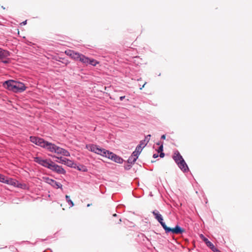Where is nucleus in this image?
Wrapping results in <instances>:
<instances>
[{"mask_svg":"<svg viewBox=\"0 0 252 252\" xmlns=\"http://www.w3.org/2000/svg\"><path fill=\"white\" fill-rule=\"evenodd\" d=\"M152 213L154 215L156 220L160 223L162 227L165 230L166 233L171 232L173 234H182L185 231L184 229L182 228L178 225H176L175 227L173 228H171L167 227L165 223L163 221V218L162 216L159 214L158 211L155 210Z\"/></svg>","mask_w":252,"mask_h":252,"instance_id":"1","label":"nucleus"},{"mask_svg":"<svg viewBox=\"0 0 252 252\" xmlns=\"http://www.w3.org/2000/svg\"><path fill=\"white\" fill-rule=\"evenodd\" d=\"M3 86L4 88L15 93L23 92L26 88L23 83L15 81L12 80L5 81L3 83Z\"/></svg>","mask_w":252,"mask_h":252,"instance_id":"2","label":"nucleus"},{"mask_svg":"<svg viewBox=\"0 0 252 252\" xmlns=\"http://www.w3.org/2000/svg\"><path fill=\"white\" fill-rule=\"evenodd\" d=\"M30 138L32 143L45 148L51 152L54 153L56 146L55 144L46 141L43 139L37 137L31 136Z\"/></svg>","mask_w":252,"mask_h":252,"instance_id":"3","label":"nucleus"},{"mask_svg":"<svg viewBox=\"0 0 252 252\" xmlns=\"http://www.w3.org/2000/svg\"><path fill=\"white\" fill-rule=\"evenodd\" d=\"M173 158L178 165L179 167L184 172H186L189 170L188 166L183 159L182 156L179 152L177 151L174 153Z\"/></svg>","mask_w":252,"mask_h":252,"instance_id":"4","label":"nucleus"},{"mask_svg":"<svg viewBox=\"0 0 252 252\" xmlns=\"http://www.w3.org/2000/svg\"><path fill=\"white\" fill-rule=\"evenodd\" d=\"M86 148L91 152H94L105 157L107 154L106 153L108 152V151L104 149L100 148L98 146L94 144L87 145Z\"/></svg>","mask_w":252,"mask_h":252,"instance_id":"5","label":"nucleus"},{"mask_svg":"<svg viewBox=\"0 0 252 252\" xmlns=\"http://www.w3.org/2000/svg\"><path fill=\"white\" fill-rule=\"evenodd\" d=\"M0 182L14 187H19V184L17 181L1 174H0Z\"/></svg>","mask_w":252,"mask_h":252,"instance_id":"6","label":"nucleus"},{"mask_svg":"<svg viewBox=\"0 0 252 252\" xmlns=\"http://www.w3.org/2000/svg\"><path fill=\"white\" fill-rule=\"evenodd\" d=\"M33 161L41 165L47 167L49 169V167L51 166L52 161L51 160L44 159L40 157H34Z\"/></svg>","mask_w":252,"mask_h":252,"instance_id":"7","label":"nucleus"},{"mask_svg":"<svg viewBox=\"0 0 252 252\" xmlns=\"http://www.w3.org/2000/svg\"><path fill=\"white\" fill-rule=\"evenodd\" d=\"M51 166L49 167V169L57 172L58 173L60 174H65V170L60 166L56 164L53 161L51 163Z\"/></svg>","mask_w":252,"mask_h":252,"instance_id":"8","label":"nucleus"},{"mask_svg":"<svg viewBox=\"0 0 252 252\" xmlns=\"http://www.w3.org/2000/svg\"><path fill=\"white\" fill-rule=\"evenodd\" d=\"M106 155L105 157L108 158H110L115 161L116 162L121 163L123 162V159L117 156V155L114 154L112 153L109 152L108 151L106 153Z\"/></svg>","mask_w":252,"mask_h":252,"instance_id":"9","label":"nucleus"},{"mask_svg":"<svg viewBox=\"0 0 252 252\" xmlns=\"http://www.w3.org/2000/svg\"><path fill=\"white\" fill-rule=\"evenodd\" d=\"M56 158L58 159L56 161L58 162L61 163L62 164H64L68 166L72 167L73 165V162L66 158H63L62 157H57Z\"/></svg>","mask_w":252,"mask_h":252,"instance_id":"10","label":"nucleus"},{"mask_svg":"<svg viewBox=\"0 0 252 252\" xmlns=\"http://www.w3.org/2000/svg\"><path fill=\"white\" fill-rule=\"evenodd\" d=\"M54 153L66 157L70 156V154L67 150L57 146H56Z\"/></svg>","mask_w":252,"mask_h":252,"instance_id":"11","label":"nucleus"},{"mask_svg":"<svg viewBox=\"0 0 252 252\" xmlns=\"http://www.w3.org/2000/svg\"><path fill=\"white\" fill-rule=\"evenodd\" d=\"M46 182L56 189L62 188V185L56 181L49 178L46 179Z\"/></svg>","mask_w":252,"mask_h":252,"instance_id":"12","label":"nucleus"},{"mask_svg":"<svg viewBox=\"0 0 252 252\" xmlns=\"http://www.w3.org/2000/svg\"><path fill=\"white\" fill-rule=\"evenodd\" d=\"M9 56V52L0 48V59L6 58Z\"/></svg>","mask_w":252,"mask_h":252,"instance_id":"13","label":"nucleus"},{"mask_svg":"<svg viewBox=\"0 0 252 252\" xmlns=\"http://www.w3.org/2000/svg\"><path fill=\"white\" fill-rule=\"evenodd\" d=\"M200 238L205 243L206 245L211 248L214 245L211 242H210L206 238L204 237L203 234L199 235Z\"/></svg>","mask_w":252,"mask_h":252,"instance_id":"14","label":"nucleus"},{"mask_svg":"<svg viewBox=\"0 0 252 252\" xmlns=\"http://www.w3.org/2000/svg\"><path fill=\"white\" fill-rule=\"evenodd\" d=\"M79 61L82 62V63L88 64L89 62V58L85 57L83 54L81 55Z\"/></svg>","mask_w":252,"mask_h":252,"instance_id":"15","label":"nucleus"},{"mask_svg":"<svg viewBox=\"0 0 252 252\" xmlns=\"http://www.w3.org/2000/svg\"><path fill=\"white\" fill-rule=\"evenodd\" d=\"M81 55L82 54H79V53L75 52L74 55L72 57V59H73L74 60H76V61H79Z\"/></svg>","mask_w":252,"mask_h":252,"instance_id":"16","label":"nucleus"},{"mask_svg":"<svg viewBox=\"0 0 252 252\" xmlns=\"http://www.w3.org/2000/svg\"><path fill=\"white\" fill-rule=\"evenodd\" d=\"M74 52H75L73 50H68L65 51V53L66 54V55H67V56H68L70 57L71 58H72V57L74 55Z\"/></svg>","mask_w":252,"mask_h":252,"instance_id":"17","label":"nucleus"},{"mask_svg":"<svg viewBox=\"0 0 252 252\" xmlns=\"http://www.w3.org/2000/svg\"><path fill=\"white\" fill-rule=\"evenodd\" d=\"M98 63L95 60L89 58V62L88 64H90L93 66H95Z\"/></svg>","mask_w":252,"mask_h":252,"instance_id":"18","label":"nucleus"},{"mask_svg":"<svg viewBox=\"0 0 252 252\" xmlns=\"http://www.w3.org/2000/svg\"><path fill=\"white\" fill-rule=\"evenodd\" d=\"M148 143V140H143L140 141V144H139V146H142L143 148H144L145 146Z\"/></svg>","mask_w":252,"mask_h":252,"instance_id":"19","label":"nucleus"},{"mask_svg":"<svg viewBox=\"0 0 252 252\" xmlns=\"http://www.w3.org/2000/svg\"><path fill=\"white\" fill-rule=\"evenodd\" d=\"M136 159L137 158L133 157L132 155H131V156L128 158L127 161L128 163H133L135 162Z\"/></svg>","mask_w":252,"mask_h":252,"instance_id":"20","label":"nucleus"},{"mask_svg":"<svg viewBox=\"0 0 252 252\" xmlns=\"http://www.w3.org/2000/svg\"><path fill=\"white\" fill-rule=\"evenodd\" d=\"M65 198L66 199V200L67 201V202L70 204L71 205V207H72L74 206V203L73 202L69 199V196L67 195H65Z\"/></svg>","mask_w":252,"mask_h":252,"instance_id":"21","label":"nucleus"},{"mask_svg":"<svg viewBox=\"0 0 252 252\" xmlns=\"http://www.w3.org/2000/svg\"><path fill=\"white\" fill-rule=\"evenodd\" d=\"M143 148L142 147V146H139V145L137 146L136 149L135 151H137L138 153L140 154L141 151H142V149Z\"/></svg>","mask_w":252,"mask_h":252,"instance_id":"22","label":"nucleus"},{"mask_svg":"<svg viewBox=\"0 0 252 252\" xmlns=\"http://www.w3.org/2000/svg\"><path fill=\"white\" fill-rule=\"evenodd\" d=\"M140 154L138 153L137 151H134L131 155L133 156V157H134V158H136L137 159L138 157V155H139Z\"/></svg>","mask_w":252,"mask_h":252,"instance_id":"23","label":"nucleus"},{"mask_svg":"<svg viewBox=\"0 0 252 252\" xmlns=\"http://www.w3.org/2000/svg\"><path fill=\"white\" fill-rule=\"evenodd\" d=\"M210 249L214 252H221L220 250L217 249L214 245Z\"/></svg>","mask_w":252,"mask_h":252,"instance_id":"24","label":"nucleus"},{"mask_svg":"<svg viewBox=\"0 0 252 252\" xmlns=\"http://www.w3.org/2000/svg\"><path fill=\"white\" fill-rule=\"evenodd\" d=\"M163 151V145H161L158 148V153L162 152Z\"/></svg>","mask_w":252,"mask_h":252,"instance_id":"25","label":"nucleus"},{"mask_svg":"<svg viewBox=\"0 0 252 252\" xmlns=\"http://www.w3.org/2000/svg\"><path fill=\"white\" fill-rule=\"evenodd\" d=\"M150 137H151V135H148L147 136L145 137V138L144 140H148V142L150 140Z\"/></svg>","mask_w":252,"mask_h":252,"instance_id":"26","label":"nucleus"},{"mask_svg":"<svg viewBox=\"0 0 252 252\" xmlns=\"http://www.w3.org/2000/svg\"><path fill=\"white\" fill-rule=\"evenodd\" d=\"M164 156V154L163 153H162V152H160V155H159V157L160 158H163Z\"/></svg>","mask_w":252,"mask_h":252,"instance_id":"27","label":"nucleus"},{"mask_svg":"<svg viewBox=\"0 0 252 252\" xmlns=\"http://www.w3.org/2000/svg\"><path fill=\"white\" fill-rule=\"evenodd\" d=\"M158 157V154H154L153 158H157Z\"/></svg>","mask_w":252,"mask_h":252,"instance_id":"28","label":"nucleus"},{"mask_svg":"<svg viewBox=\"0 0 252 252\" xmlns=\"http://www.w3.org/2000/svg\"><path fill=\"white\" fill-rule=\"evenodd\" d=\"M125 96H122L120 97V99L121 100H123L125 98Z\"/></svg>","mask_w":252,"mask_h":252,"instance_id":"29","label":"nucleus"},{"mask_svg":"<svg viewBox=\"0 0 252 252\" xmlns=\"http://www.w3.org/2000/svg\"><path fill=\"white\" fill-rule=\"evenodd\" d=\"M26 23H27V21H25L23 22L21 24L25 25L26 24Z\"/></svg>","mask_w":252,"mask_h":252,"instance_id":"30","label":"nucleus"},{"mask_svg":"<svg viewBox=\"0 0 252 252\" xmlns=\"http://www.w3.org/2000/svg\"><path fill=\"white\" fill-rule=\"evenodd\" d=\"M165 137H166L165 135H162L161 136V139H165Z\"/></svg>","mask_w":252,"mask_h":252,"instance_id":"31","label":"nucleus"},{"mask_svg":"<svg viewBox=\"0 0 252 252\" xmlns=\"http://www.w3.org/2000/svg\"><path fill=\"white\" fill-rule=\"evenodd\" d=\"M4 63H7L8 62L7 60H4L2 61Z\"/></svg>","mask_w":252,"mask_h":252,"instance_id":"32","label":"nucleus"},{"mask_svg":"<svg viewBox=\"0 0 252 252\" xmlns=\"http://www.w3.org/2000/svg\"><path fill=\"white\" fill-rule=\"evenodd\" d=\"M90 205H91L89 204L87 205V206L89 207V206H90Z\"/></svg>","mask_w":252,"mask_h":252,"instance_id":"33","label":"nucleus"},{"mask_svg":"<svg viewBox=\"0 0 252 252\" xmlns=\"http://www.w3.org/2000/svg\"><path fill=\"white\" fill-rule=\"evenodd\" d=\"M145 84H146V83H145V84H144V85H143V86H142V88H143V87H144V86H145Z\"/></svg>","mask_w":252,"mask_h":252,"instance_id":"34","label":"nucleus"}]
</instances>
